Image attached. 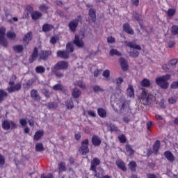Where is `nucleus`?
<instances>
[{
    "instance_id": "nucleus-1",
    "label": "nucleus",
    "mask_w": 178,
    "mask_h": 178,
    "mask_svg": "<svg viewBox=\"0 0 178 178\" xmlns=\"http://www.w3.org/2000/svg\"><path fill=\"white\" fill-rule=\"evenodd\" d=\"M124 44L126 47H129V48H131L129 51L128 50V54L132 58H137V56L140 55V52L138 51H141V46L136 44V42H131V41L127 40L124 42Z\"/></svg>"
},
{
    "instance_id": "nucleus-2",
    "label": "nucleus",
    "mask_w": 178,
    "mask_h": 178,
    "mask_svg": "<svg viewBox=\"0 0 178 178\" xmlns=\"http://www.w3.org/2000/svg\"><path fill=\"white\" fill-rule=\"evenodd\" d=\"M170 74L161 76L156 79V83L163 90H167L169 88V82L168 81L170 80Z\"/></svg>"
},
{
    "instance_id": "nucleus-3",
    "label": "nucleus",
    "mask_w": 178,
    "mask_h": 178,
    "mask_svg": "<svg viewBox=\"0 0 178 178\" xmlns=\"http://www.w3.org/2000/svg\"><path fill=\"white\" fill-rule=\"evenodd\" d=\"M51 55L50 51H42L38 55V49L35 48L31 55V62H34L35 59L39 56V59H47L48 56Z\"/></svg>"
},
{
    "instance_id": "nucleus-4",
    "label": "nucleus",
    "mask_w": 178,
    "mask_h": 178,
    "mask_svg": "<svg viewBox=\"0 0 178 178\" xmlns=\"http://www.w3.org/2000/svg\"><path fill=\"white\" fill-rule=\"evenodd\" d=\"M139 99L140 102L143 104V105H148L149 102H151V101H154L155 97L148 93L145 89H143Z\"/></svg>"
},
{
    "instance_id": "nucleus-5",
    "label": "nucleus",
    "mask_w": 178,
    "mask_h": 178,
    "mask_svg": "<svg viewBox=\"0 0 178 178\" xmlns=\"http://www.w3.org/2000/svg\"><path fill=\"white\" fill-rule=\"evenodd\" d=\"M84 37V33L81 32L79 35H76L74 40V44L76 45L79 48L84 47V42H83V38Z\"/></svg>"
},
{
    "instance_id": "nucleus-6",
    "label": "nucleus",
    "mask_w": 178,
    "mask_h": 178,
    "mask_svg": "<svg viewBox=\"0 0 178 178\" xmlns=\"http://www.w3.org/2000/svg\"><path fill=\"white\" fill-rule=\"evenodd\" d=\"M81 155H87L90 152L88 149V139H86L82 142L81 146L79 149Z\"/></svg>"
},
{
    "instance_id": "nucleus-7",
    "label": "nucleus",
    "mask_w": 178,
    "mask_h": 178,
    "mask_svg": "<svg viewBox=\"0 0 178 178\" xmlns=\"http://www.w3.org/2000/svg\"><path fill=\"white\" fill-rule=\"evenodd\" d=\"M5 33H6V29L4 27L0 28V45L2 47H8V41L5 38Z\"/></svg>"
},
{
    "instance_id": "nucleus-8",
    "label": "nucleus",
    "mask_w": 178,
    "mask_h": 178,
    "mask_svg": "<svg viewBox=\"0 0 178 178\" xmlns=\"http://www.w3.org/2000/svg\"><path fill=\"white\" fill-rule=\"evenodd\" d=\"M69 67V63L66 61H59L58 62L54 67V69H56L57 70H66Z\"/></svg>"
},
{
    "instance_id": "nucleus-9",
    "label": "nucleus",
    "mask_w": 178,
    "mask_h": 178,
    "mask_svg": "<svg viewBox=\"0 0 178 178\" xmlns=\"http://www.w3.org/2000/svg\"><path fill=\"white\" fill-rule=\"evenodd\" d=\"M117 105H119V106H121V112H122V113H124V112H129V111H130V108H129V105L126 104V101L123 97L121 98V100H120V102L117 103Z\"/></svg>"
},
{
    "instance_id": "nucleus-10",
    "label": "nucleus",
    "mask_w": 178,
    "mask_h": 178,
    "mask_svg": "<svg viewBox=\"0 0 178 178\" xmlns=\"http://www.w3.org/2000/svg\"><path fill=\"white\" fill-rule=\"evenodd\" d=\"M2 127L4 130H10V129H15L16 127V124L13 121L4 120L2 122Z\"/></svg>"
},
{
    "instance_id": "nucleus-11",
    "label": "nucleus",
    "mask_w": 178,
    "mask_h": 178,
    "mask_svg": "<svg viewBox=\"0 0 178 178\" xmlns=\"http://www.w3.org/2000/svg\"><path fill=\"white\" fill-rule=\"evenodd\" d=\"M101 161L97 159L94 158L92 161H91V166H90V170H92V172H97V166L100 165Z\"/></svg>"
},
{
    "instance_id": "nucleus-12",
    "label": "nucleus",
    "mask_w": 178,
    "mask_h": 178,
    "mask_svg": "<svg viewBox=\"0 0 178 178\" xmlns=\"http://www.w3.org/2000/svg\"><path fill=\"white\" fill-rule=\"evenodd\" d=\"M33 40V33L31 32H29L25 35L23 40L24 45H29V42H30Z\"/></svg>"
},
{
    "instance_id": "nucleus-13",
    "label": "nucleus",
    "mask_w": 178,
    "mask_h": 178,
    "mask_svg": "<svg viewBox=\"0 0 178 178\" xmlns=\"http://www.w3.org/2000/svg\"><path fill=\"white\" fill-rule=\"evenodd\" d=\"M120 63L121 67L124 72L129 70V64L127 63V60H126V59H124L123 58H120Z\"/></svg>"
},
{
    "instance_id": "nucleus-14",
    "label": "nucleus",
    "mask_w": 178,
    "mask_h": 178,
    "mask_svg": "<svg viewBox=\"0 0 178 178\" xmlns=\"http://www.w3.org/2000/svg\"><path fill=\"white\" fill-rule=\"evenodd\" d=\"M118 168L123 170V172H126L127 170V168H126V163H124L122 159H118L115 162Z\"/></svg>"
},
{
    "instance_id": "nucleus-15",
    "label": "nucleus",
    "mask_w": 178,
    "mask_h": 178,
    "mask_svg": "<svg viewBox=\"0 0 178 178\" xmlns=\"http://www.w3.org/2000/svg\"><path fill=\"white\" fill-rule=\"evenodd\" d=\"M77 26H79V19H74L69 23V28L71 31H76Z\"/></svg>"
},
{
    "instance_id": "nucleus-16",
    "label": "nucleus",
    "mask_w": 178,
    "mask_h": 178,
    "mask_svg": "<svg viewBox=\"0 0 178 178\" xmlns=\"http://www.w3.org/2000/svg\"><path fill=\"white\" fill-rule=\"evenodd\" d=\"M44 132L43 130L37 131L33 136V140H35V141H38L39 140H41V138H42V137L44 136Z\"/></svg>"
},
{
    "instance_id": "nucleus-17",
    "label": "nucleus",
    "mask_w": 178,
    "mask_h": 178,
    "mask_svg": "<svg viewBox=\"0 0 178 178\" xmlns=\"http://www.w3.org/2000/svg\"><path fill=\"white\" fill-rule=\"evenodd\" d=\"M127 95L129 97V98H134V88L133 86L129 85L128 88L127 89Z\"/></svg>"
},
{
    "instance_id": "nucleus-18",
    "label": "nucleus",
    "mask_w": 178,
    "mask_h": 178,
    "mask_svg": "<svg viewBox=\"0 0 178 178\" xmlns=\"http://www.w3.org/2000/svg\"><path fill=\"white\" fill-rule=\"evenodd\" d=\"M34 8L31 6H27L25 10V15L23 16V19H27L30 13H33Z\"/></svg>"
},
{
    "instance_id": "nucleus-19",
    "label": "nucleus",
    "mask_w": 178,
    "mask_h": 178,
    "mask_svg": "<svg viewBox=\"0 0 178 178\" xmlns=\"http://www.w3.org/2000/svg\"><path fill=\"white\" fill-rule=\"evenodd\" d=\"M22 88V84L17 83L15 86L8 88V92H15V91H19Z\"/></svg>"
},
{
    "instance_id": "nucleus-20",
    "label": "nucleus",
    "mask_w": 178,
    "mask_h": 178,
    "mask_svg": "<svg viewBox=\"0 0 178 178\" xmlns=\"http://www.w3.org/2000/svg\"><path fill=\"white\" fill-rule=\"evenodd\" d=\"M123 30L125 31V33H127V34H134V31L131 29V27H130V25L129 24H125L123 25Z\"/></svg>"
},
{
    "instance_id": "nucleus-21",
    "label": "nucleus",
    "mask_w": 178,
    "mask_h": 178,
    "mask_svg": "<svg viewBox=\"0 0 178 178\" xmlns=\"http://www.w3.org/2000/svg\"><path fill=\"white\" fill-rule=\"evenodd\" d=\"M164 156L170 162H173L175 161V156H173V154L169 151L165 152Z\"/></svg>"
},
{
    "instance_id": "nucleus-22",
    "label": "nucleus",
    "mask_w": 178,
    "mask_h": 178,
    "mask_svg": "<svg viewBox=\"0 0 178 178\" xmlns=\"http://www.w3.org/2000/svg\"><path fill=\"white\" fill-rule=\"evenodd\" d=\"M92 143L93 144V145H95V147H98L99 145H101V139H99V138L97 136H94L92 138Z\"/></svg>"
},
{
    "instance_id": "nucleus-23",
    "label": "nucleus",
    "mask_w": 178,
    "mask_h": 178,
    "mask_svg": "<svg viewBox=\"0 0 178 178\" xmlns=\"http://www.w3.org/2000/svg\"><path fill=\"white\" fill-rule=\"evenodd\" d=\"M57 56H58V58H63V59H66L69 58V53L65 51H58L57 52Z\"/></svg>"
},
{
    "instance_id": "nucleus-24",
    "label": "nucleus",
    "mask_w": 178,
    "mask_h": 178,
    "mask_svg": "<svg viewBox=\"0 0 178 178\" xmlns=\"http://www.w3.org/2000/svg\"><path fill=\"white\" fill-rule=\"evenodd\" d=\"M42 16V14L38 11H34L31 13V18L33 20H38L40 17Z\"/></svg>"
},
{
    "instance_id": "nucleus-25",
    "label": "nucleus",
    "mask_w": 178,
    "mask_h": 178,
    "mask_svg": "<svg viewBox=\"0 0 178 178\" xmlns=\"http://www.w3.org/2000/svg\"><path fill=\"white\" fill-rule=\"evenodd\" d=\"M72 94L74 98H79L81 95V91H80V89L75 88L72 90Z\"/></svg>"
},
{
    "instance_id": "nucleus-26",
    "label": "nucleus",
    "mask_w": 178,
    "mask_h": 178,
    "mask_svg": "<svg viewBox=\"0 0 178 178\" xmlns=\"http://www.w3.org/2000/svg\"><path fill=\"white\" fill-rule=\"evenodd\" d=\"M97 16L95 15V10L90 9L89 10V19L92 20V22H95Z\"/></svg>"
},
{
    "instance_id": "nucleus-27",
    "label": "nucleus",
    "mask_w": 178,
    "mask_h": 178,
    "mask_svg": "<svg viewBox=\"0 0 178 178\" xmlns=\"http://www.w3.org/2000/svg\"><path fill=\"white\" fill-rule=\"evenodd\" d=\"M122 97V90H120V88H118L116 90V92L115 95H113L111 96V99H115V98H116V99H118V98Z\"/></svg>"
},
{
    "instance_id": "nucleus-28",
    "label": "nucleus",
    "mask_w": 178,
    "mask_h": 178,
    "mask_svg": "<svg viewBox=\"0 0 178 178\" xmlns=\"http://www.w3.org/2000/svg\"><path fill=\"white\" fill-rule=\"evenodd\" d=\"M31 95L33 99H35L36 101H40V95H38V92H37V90H32L31 92Z\"/></svg>"
},
{
    "instance_id": "nucleus-29",
    "label": "nucleus",
    "mask_w": 178,
    "mask_h": 178,
    "mask_svg": "<svg viewBox=\"0 0 178 178\" xmlns=\"http://www.w3.org/2000/svg\"><path fill=\"white\" fill-rule=\"evenodd\" d=\"M52 29H54V26L48 24H44L42 26V30L44 33H46V31H51Z\"/></svg>"
},
{
    "instance_id": "nucleus-30",
    "label": "nucleus",
    "mask_w": 178,
    "mask_h": 178,
    "mask_svg": "<svg viewBox=\"0 0 178 178\" xmlns=\"http://www.w3.org/2000/svg\"><path fill=\"white\" fill-rule=\"evenodd\" d=\"M159 147H161V143L159 141H156L153 146V152L156 154L158 150L159 149Z\"/></svg>"
},
{
    "instance_id": "nucleus-31",
    "label": "nucleus",
    "mask_w": 178,
    "mask_h": 178,
    "mask_svg": "<svg viewBox=\"0 0 178 178\" xmlns=\"http://www.w3.org/2000/svg\"><path fill=\"white\" fill-rule=\"evenodd\" d=\"M8 97V93L3 90H0V104Z\"/></svg>"
},
{
    "instance_id": "nucleus-32",
    "label": "nucleus",
    "mask_w": 178,
    "mask_h": 178,
    "mask_svg": "<svg viewBox=\"0 0 178 178\" xmlns=\"http://www.w3.org/2000/svg\"><path fill=\"white\" fill-rule=\"evenodd\" d=\"M111 56H113V55H116L117 56H122V52L118 51L117 49H112L110 50Z\"/></svg>"
},
{
    "instance_id": "nucleus-33",
    "label": "nucleus",
    "mask_w": 178,
    "mask_h": 178,
    "mask_svg": "<svg viewBox=\"0 0 178 178\" xmlns=\"http://www.w3.org/2000/svg\"><path fill=\"white\" fill-rule=\"evenodd\" d=\"M97 113L100 118H105L106 116V111L104 108H98Z\"/></svg>"
},
{
    "instance_id": "nucleus-34",
    "label": "nucleus",
    "mask_w": 178,
    "mask_h": 178,
    "mask_svg": "<svg viewBox=\"0 0 178 178\" xmlns=\"http://www.w3.org/2000/svg\"><path fill=\"white\" fill-rule=\"evenodd\" d=\"M59 70H56L55 68H51L52 73L55 74L56 77H63V73L58 71Z\"/></svg>"
},
{
    "instance_id": "nucleus-35",
    "label": "nucleus",
    "mask_w": 178,
    "mask_h": 178,
    "mask_svg": "<svg viewBox=\"0 0 178 178\" xmlns=\"http://www.w3.org/2000/svg\"><path fill=\"white\" fill-rule=\"evenodd\" d=\"M142 87H149L151 86V81L147 79H144L141 82Z\"/></svg>"
},
{
    "instance_id": "nucleus-36",
    "label": "nucleus",
    "mask_w": 178,
    "mask_h": 178,
    "mask_svg": "<svg viewBox=\"0 0 178 178\" xmlns=\"http://www.w3.org/2000/svg\"><path fill=\"white\" fill-rule=\"evenodd\" d=\"M35 72L36 73H39L40 74L45 72V67L43 66H38L35 67Z\"/></svg>"
},
{
    "instance_id": "nucleus-37",
    "label": "nucleus",
    "mask_w": 178,
    "mask_h": 178,
    "mask_svg": "<svg viewBox=\"0 0 178 178\" xmlns=\"http://www.w3.org/2000/svg\"><path fill=\"white\" fill-rule=\"evenodd\" d=\"M58 170L59 172H65L66 170V164L63 162H61L58 164Z\"/></svg>"
},
{
    "instance_id": "nucleus-38",
    "label": "nucleus",
    "mask_w": 178,
    "mask_h": 178,
    "mask_svg": "<svg viewBox=\"0 0 178 178\" xmlns=\"http://www.w3.org/2000/svg\"><path fill=\"white\" fill-rule=\"evenodd\" d=\"M66 49H67V53L68 52L69 53L73 52V51H74L73 43H72V42L67 43V45H66Z\"/></svg>"
},
{
    "instance_id": "nucleus-39",
    "label": "nucleus",
    "mask_w": 178,
    "mask_h": 178,
    "mask_svg": "<svg viewBox=\"0 0 178 178\" xmlns=\"http://www.w3.org/2000/svg\"><path fill=\"white\" fill-rule=\"evenodd\" d=\"M124 80L122 76H120L117 79H115L113 81V83H115V84H116V86H121L122 83H123Z\"/></svg>"
},
{
    "instance_id": "nucleus-40",
    "label": "nucleus",
    "mask_w": 178,
    "mask_h": 178,
    "mask_svg": "<svg viewBox=\"0 0 178 178\" xmlns=\"http://www.w3.org/2000/svg\"><path fill=\"white\" fill-rule=\"evenodd\" d=\"M53 90H55L56 91H64L65 88L62 85L56 84L53 87Z\"/></svg>"
},
{
    "instance_id": "nucleus-41",
    "label": "nucleus",
    "mask_w": 178,
    "mask_h": 178,
    "mask_svg": "<svg viewBox=\"0 0 178 178\" xmlns=\"http://www.w3.org/2000/svg\"><path fill=\"white\" fill-rule=\"evenodd\" d=\"M35 149L38 152H41V151H44V145L42 143H37L35 145Z\"/></svg>"
},
{
    "instance_id": "nucleus-42",
    "label": "nucleus",
    "mask_w": 178,
    "mask_h": 178,
    "mask_svg": "<svg viewBox=\"0 0 178 178\" xmlns=\"http://www.w3.org/2000/svg\"><path fill=\"white\" fill-rule=\"evenodd\" d=\"M7 37L10 40H15L16 38V33L12 31L7 32Z\"/></svg>"
},
{
    "instance_id": "nucleus-43",
    "label": "nucleus",
    "mask_w": 178,
    "mask_h": 178,
    "mask_svg": "<svg viewBox=\"0 0 178 178\" xmlns=\"http://www.w3.org/2000/svg\"><path fill=\"white\" fill-rule=\"evenodd\" d=\"M129 166L131 170H132V172H135L136 168H137V164L136 163V162L131 161L129 163Z\"/></svg>"
},
{
    "instance_id": "nucleus-44",
    "label": "nucleus",
    "mask_w": 178,
    "mask_h": 178,
    "mask_svg": "<svg viewBox=\"0 0 178 178\" xmlns=\"http://www.w3.org/2000/svg\"><path fill=\"white\" fill-rule=\"evenodd\" d=\"M165 13H167L168 16L172 17V16H173L175 13H176V10L173 8H170L168 9V10L165 12Z\"/></svg>"
},
{
    "instance_id": "nucleus-45",
    "label": "nucleus",
    "mask_w": 178,
    "mask_h": 178,
    "mask_svg": "<svg viewBox=\"0 0 178 178\" xmlns=\"http://www.w3.org/2000/svg\"><path fill=\"white\" fill-rule=\"evenodd\" d=\"M13 49L15 52H22L23 51V46L22 45L14 46Z\"/></svg>"
},
{
    "instance_id": "nucleus-46",
    "label": "nucleus",
    "mask_w": 178,
    "mask_h": 178,
    "mask_svg": "<svg viewBox=\"0 0 178 178\" xmlns=\"http://www.w3.org/2000/svg\"><path fill=\"white\" fill-rule=\"evenodd\" d=\"M126 150L129 154V155H133L134 154V150L131 149V146L127 145H126Z\"/></svg>"
},
{
    "instance_id": "nucleus-47",
    "label": "nucleus",
    "mask_w": 178,
    "mask_h": 178,
    "mask_svg": "<svg viewBox=\"0 0 178 178\" xmlns=\"http://www.w3.org/2000/svg\"><path fill=\"white\" fill-rule=\"evenodd\" d=\"M110 76L111 71L109 70H106L103 72V77H105L106 79H109Z\"/></svg>"
},
{
    "instance_id": "nucleus-48",
    "label": "nucleus",
    "mask_w": 178,
    "mask_h": 178,
    "mask_svg": "<svg viewBox=\"0 0 178 178\" xmlns=\"http://www.w3.org/2000/svg\"><path fill=\"white\" fill-rule=\"evenodd\" d=\"M107 42L108 44H115V42H116V40L115 38L110 36L107 38Z\"/></svg>"
},
{
    "instance_id": "nucleus-49",
    "label": "nucleus",
    "mask_w": 178,
    "mask_h": 178,
    "mask_svg": "<svg viewBox=\"0 0 178 178\" xmlns=\"http://www.w3.org/2000/svg\"><path fill=\"white\" fill-rule=\"evenodd\" d=\"M6 16H7L6 20L7 22H8V23H13V22H17L19 20V19H17V17H13V19H10L9 15H6Z\"/></svg>"
},
{
    "instance_id": "nucleus-50",
    "label": "nucleus",
    "mask_w": 178,
    "mask_h": 178,
    "mask_svg": "<svg viewBox=\"0 0 178 178\" xmlns=\"http://www.w3.org/2000/svg\"><path fill=\"white\" fill-rule=\"evenodd\" d=\"M159 105L160 108L162 109H165L166 108V104H165V100L163 99H161V101L159 103Z\"/></svg>"
},
{
    "instance_id": "nucleus-51",
    "label": "nucleus",
    "mask_w": 178,
    "mask_h": 178,
    "mask_svg": "<svg viewBox=\"0 0 178 178\" xmlns=\"http://www.w3.org/2000/svg\"><path fill=\"white\" fill-rule=\"evenodd\" d=\"M93 70L94 71V76L95 77H98V76H99V74H101V71L98 70V69H97L96 67H93Z\"/></svg>"
},
{
    "instance_id": "nucleus-52",
    "label": "nucleus",
    "mask_w": 178,
    "mask_h": 178,
    "mask_svg": "<svg viewBox=\"0 0 178 178\" xmlns=\"http://www.w3.org/2000/svg\"><path fill=\"white\" fill-rule=\"evenodd\" d=\"M39 9L41 10V12L47 13V10H48L49 8L45 5H41L40 6Z\"/></svg>"
},
{
    "instance_id": "nucleus-53",
    "label": "nucleus",
    "mask_w": 178,
    "mask_h": 178,
    "mask_svg": "<svg viewBox=\"0 0 178 178\" xmlns=\"http://www.w3.org/2000/svg\"><path fill=\"white\" fill-rule=\"evenodd\" d=\"M170 88L172 90H176V88H178V81L172 82L170 85Z\"/></svg>"
},
{
    "instance_id": "nucleus-54",
    "label": "nucleus",
    "mask_w": 178,
    "mask_h": 178,
    "mask_svg": "<svg viewBox=\"0 0 178 178\" xmlns=\"http://www.w3.org/2000/svg\"><path fill=\"white\" fill-rule=\"evenodd\" d=\"M172 33L174 35L178 34V26H172Z\"/></svg>"
},
{
    "instance_id": "nucleus-55",
    "label": "nucleus",
    "mask_w": 178,
    "mask_h": 178,
    "mask_svg": "<svg viewBox=\"0 0 178 178\" xmlns=\"http://www.w3.org/2000/svg\"><path fill=\"white\" fill-rule=\"evenodd\" d=\"M177 101V97H171L168 99L169 104H176Z\"/></svg>"
},
{
    "instance_id": "nucleus-56",
    "label": "nucleus",
    "mask_w": 178,
    "mask_h": 178,
    "mask_svg": "<svg viewBox=\"0 0 178 178\" xmlns=\"http://www.w3.org/2000/svg\"><path fill=\"white\" fill-rule=\"evenodd\" d=\"M16 80V76L15 75H13L11 76L10 81H9L10 86H13L15 84V81Z\"/></svg>"
},
{
    "instance_id": "nucleus-57",
    "label": "nucleus",
    "mask_w": 178,
    "mask_h": 178,
    "mask_svg": "<svg viewBox=\"0 0 178 178\" xmlns=\"http://www.w3.org/2000/svg\"><path fill=\"white\" fill-rule=\"evenodd\" d=\"M88 115L92 116V118H95V116H97V114L92 110L88 111Z\"/></svg>"
},
{
    "instance_id": "nucleus-58",
    "label": "nucleus",
    "mask_w": 178,
    "mask_h": 178,
    "mask_svg": "<svg viewBox=\"0 0 178 178\" xmlns=\"http://www.w3.org/2000/svg\"><path fill=\"white\" fill-rule=\"evenodd\" d=\"M118 139L120 143H126V136H124V135L120 136Z\"/></svg>"
},
{
    "instance_id": "nucleus-59",
    "label": "nucleus",
    "mask_w": 178,
    "mask_h": 178,
    "mask_svg": "<svg viewBox=\"0 0 178 178\" xmlns=\"http://www.w3.org/2000/svg\"><path fill=\"white\" fill-rule=\"evenodd\" d=\"M58 105L55 103H49L48 104V108L49 109H54V108H56Z\"/></svg>"
},
{
    "instance_id": "nucleus-60",
    "label": "nucleus",
    "mask_w": 178,
    "mask_h": 178,
    "mask_svg": "<svg viewBox=\"0 0 178 178\" xmlns=\"http://www.w3.org/2000/svg\"><path fill=\"white\" fill-rule=\"evenodd\" d=\"M176 63H177V59H176V58H174L169 61V65L170 66H175V65H176Z\"/></svg>"
},
{
    "instance_id": "nucleus-61",
    "label": "nucleus",
    "mask_w": 178,
    "mask_h": 178,
    "mask_svg": "<svg viewBox=\"0 0 178 178\" xmlns=\"http://www.w3.org/2000/svg\"><path fill=\"white\" fill-rule=\"evenodd\" d=\"M19 123L22 126H26L27 124V120L23 118L19 120Z\"/></svg>"
},
{
    "instance_id": "nucleus-62",
    "label": "nucleus",
    "mask_w": 178,
    "mask_h": 178,
    "mask_svg": "<svg viewBox=\"0 0 178 178\" xmlns=\"http://www.w3.org/2000/svg\"><path fill=\"white\" fill-rule=\"evenodd\" d=\"M93 90L95 91V92H99L100 91H102V88L98 86H95Z\"/></svg>"
},
{
    "instance_id": "nucleus-63",
    "label": "nucleus",
    "mask_w": 178,
    "mask_h": 178,
    "mask_svg": "<svg viewBox=\"0 0 178 178\" xmlns=\"http://www.w3.org/2000/svg\"><path fill=\"white\" fill-rule=\"evenodd\" d=\"M56 41H58V37H52L50 40L51 44H56Z\"/></svg>"
},
{
    "instance_id": "nucleus-64",
    "label": "nucleus",
    "mask_w": 178,
    "mask_h": 178,
    "mask_svg": "<svg viewBox=\"0 0 178 178\" xmlns=\"http://www.w3.org/2000/svg\"><path fill=\"white\" fill-rule=\"evenodd\" d=\"M66 106H67V109H73V107H74L73 102H70V103H67L66 104Z\"/></svg>"
}]
</instances>
